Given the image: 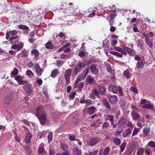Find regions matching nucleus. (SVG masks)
Segmentation results:
<instances>
[{"label":"nucleus","instance_id":"9","mask_svg":"<svg viewBox=\"0 0 155 155\" xmlns=\"http://www.w3.org/2000/svg\"><path fill=\"white\" fill-rule=\"evenodd\" d=\"M98 90L101 95L104 94L107 91V89L105 86H98Z\"/></svg>","mask_w":155,"mask_h":155},{"label":"nucleus","instance_id":"15","mask_svg":"<svg viewBox=\"0 0 155 155\" xmlns=\"http://www.w3.org/2000/svg\"><path fill=\"white\" fill-rule=\"evenodd\" d=\"M11 102V97L9 94L6 95L4 101V103L6 104H9Z\"/></svg>","mask_w":155,"mask_h":155},{"label":"nucleus","instance_id":"51","mask_svg":"<svg viewBox=\"0 0 155 155\" xmlns=\"http://www.w3.org/2000/svg\"><path fill=\"white\" fill-rule=\"evenodd\" d=\"M28 82V81L26 80H21L20 81H19L18 83L19 85H23L26 84Z\"/></svg>","mask_w":155,"mask_h":155},{"label":"nucleus","instance_id":"18","mask_svg":"<svg viewBox=\"0 0 155 155\" xmlns=\"http://www.w3.org/2000/svg\"><path fill=\"white\" fill-rule=\"evenodd\" d=\"M131 130L130 128H128L126 130H125L122 133L123 136L124 137H126L131 134Z\"/></svg>","mask_w":155,"mask_h":155},{"label":"nucleus","instance_id":"16","mask_svg":"<svg viewBox=\"0 0 155 155\" xmlns=\"http://www.w3.org/2000/svg\"><path fill=\"white\" fill-rule=\"evenodd\" d=\"M149 101L147 104H144L143 106V107L146 109H151L153 108L154 106L152 103H150Z\"/></svg>","mask_w":155,"mask_h":155},{"label":"nucleus","instance_id":"25","mask_svg":"<svg viewBox=\"0 0 155 155\" xmlns=\"http://www.w3.org/2000/svg\"><path fill=\"white\" fill-rule=\"evenodd\" d=\"M93 81V79L91 77L88 76L86 79V84L88 85L91 84Z\"/></svg>","mask_w":155,"mask_h":155},{"label":"nucleus","instance_id":"5","mask_svg":"<svg viewBox=\"0 0 155 155\" xmlns=\"http://www.w3.org/2000/svg\"><path fill=\"white\" fill-rule=\"evenodd\" d=\"M33 66L35 68V71L37 75L38 76H41L43 71H44V70H43V69L41 68L40 66L38 63L34 64H33Z\"/></svg>","mask_w":155,"mask_h":155},{"label":"nucleus","instance_id":"4","mask_svg":"<svg viewBox=\"0 0 155 155\" xmlns=\"http://www.w3.org/2000/svg\"><path fill=\"white\" fill-rule=\"evenodd\" d=\"M71 74V71L70 69H67L65 72L64 76L65 79V84L66 85H68L69 83Z\"/></svg>","mask_w":155,"mask_h":155},{"label":"nucleus","instance_id":"48","mask_svg":"<svg viewBox=\"0 0 155 155\" xmlns=\"http://www.w3.org/2000/svg\"><path fill=\"white\" fill-rule=\"evenodd\" d=\"M120 104L121 107H124L126 105V102L124 100H122L120 101Z\"/></svg>","mask_w":155,"mask_h":155},{"label":"nucleus","instance_id":"55","mask_svg":"<svg viewBox=\"0 0 155 155\" xmlns=\"http://www.w3.org/2000/svg\"><path fill=\"white\" fill-rule=\"evenodd\" d=\"M8 33H9L11 36H13L16 35L17 33V32L14 30L13 31H8Z\"/></svg>","mask_w":155,"mask_h":155},{"label":"nucleus","instance_id":"20","mask_svg":"<svg viewBox=\"0 0 155 155\" xmlns=\"http://www.w3.org/2000/svg\"><path fill=\"white\" fill-rule=\"evenodd\" d=\"M88 110V113L90 114H94L95 110H97L96 108L93 107L91 106L87 108Z\"/></svg>","mask_w":155,"mask_h":155},{"label":"nucleus","instance_id":"23","mask_svg":"<svg viewBox=\"0 0 155 155\" xmlns=\"http://www.w3.org/2000/svg\"><path fill=\"white\" fill-rule=\"evenodd\" d=\"M31 137V135L30 132H28L26 135L25 140L26 143H28L30 142V141Z\"/></svg>","mask_w":155,"mask_h":155},{"label":"nucleus","instance_id":"47","mask_svg":"<svg viewBox=\"0 0 155 155\" xmlns=\"http://www.w3.org/2000/svg\"><path fill=\"white\" fill-rule=\"evenodd\" d=\"M92 101L89 100H86V102H85L86 105H85V107H88L90 105H91L92 103L91 102Z\"/></svg>","mask_w":155,"mask_h":155},{"label":"nucleus","instance_id":"37","mask_svg":"<svg viewBox=\"0 0 155 155\" xmlns=\"http://www.w3.org/2000/svg\"><path fill=\"white\" fill-rule=\"evenodd\" d=\"M126 145V142H125V141H124L122 143V144H121V145L120 147V151L121 153L122 152L124 151Z\"/></svg>","mask_w":155,"mask_h":155},{"label":"nucleus","instance_id":"29","mask_svg":"<svg viewBox=\"0 0 155 155\" xmlns=\"http://www.w3.org/2000/svg\"><path fill=\"white\" fill-rule=\"evenodd\" d=\"M114 143L116 145H119L121 143V141L120 139L118 138H114L113 140Z\"/></svg>","mask_w":155,"mask_h":155},{"label":"nucleus","instance_id":"13","mask_svg":"<svg viewBox=\"0 0 155 155\" xmlns=\"http://www.w3.org/2000/svg\"><path fill=\"white\" fill-rule=\"evenodd\" d=\"M117 97L116 95L111 96L109 97V101L112 104H115L117 102Z\"/></svg>","mask_w":155,"mask_h":155},{"label":"nucleus","instance_id":"56","mask_svg":"<svg viewBox=\"0 0 155 155\" xmlns=\"http://www.w3.org/2000/svg\"><path fill=\"white\" fill-rule=\"evenodd\" d=\"M110 151L109 148L108 147H106L104 151V153L105 155H107Z\"/></svg>","mask_w":155,"mask_h":155},{"label":"nucleus","instance_id":"19","mask_svg":"<svg viewBox=\"0 0 155 155\" xmlns=\"http://www.w3.org/2000/svg\"><path fill=\"white\" fill-rule=\"evenodd\" d=\"M25 93L26 96L25 97L24 99L26 101H27L29 98V97L32 96L33 92L26 91Z\"/></svg>","mask_w":155,"mask_h":155},{"label":"nucleus","instance_id":"36","mask_svg":"<svg viewBox=\"0 0 155 155\" xmlns=\"http://www.w3.org/2000/svg\"><path fill=\"white\" fill-rule=\"evenodd\" d=\"M117 16V14L115 12H113L110 13L109 15V18L110 20H112L114 19V18Z\"/></svg>","mask_w":155,"mask_h":155},{"label":"nucleus","instance_id":"50","mask_svg":"<svg viewBox=\"0 0 155 155\" xmlns=\"http://www.w3.org/2000/svg\"><path fill=\"white\" fill-rule=\"evenodd\" d=\"M130 90L135 93L137 94L138 93V91L137 87H132L130 88Z\"/></svg>","mask_w":155,"mask_h":155},{"label":"nucleus","instance_id":"10","mask_svg":"<svg viewBox=\"0 0 155 155\" xmlns=\"http://www.w3.org/2000/svg\"><path fill=\"white\" fill-rule=\"evenodd\" d=\"M131 115L133 120H137L139 119L140 115L135 110H132L131 112Z\"/></svg>","mask_w":155,"mask_h":155},{"label":"nucleus","instance_id":"26","mask_svg":"<svg viewBox=\"0 0 155 155\" xmlns=\"http://www.w3.org/2000/svg\"><path fill=\"white\" fill-rule=\"evenodd\" d=\"M91 72L94 73L95 72H97V69L96 68L95 65L94 64H92L90 68Z\"/></svg>","mask_w":155,"mask_h":155},{"label":"nucleus","instance_id":"1","mask_svg":"<svg viewBox=\"0 0 155 155\" xmlns=\"http://www.w3.org/2000/svg\"><path fill=\"white\" fill-rule=\"evenodd\" d=\"M36 115L41 124L44 125L46 123L47 120L46 114L42 106H40L37 108Z\"/></svg>","mask_w":155,"mask_h":155},{"label":"nucleus","instance_id":"41","mask_svg":"<svg viewBox=\"0 0 155 155\" xmlns=\"http://www.w3.org/2000/svg\"><path fill=\"white\" fill-rule=\"evenodd\" d=\"M99 93L97 89H94L92 90V94H94L95 96L97 97H98V96H100Z\"/></svg>","mask_w":155,"mask_h":155},{"label":"nucleus","instance_id":"8","mask_svg":"<svg viewBox=\"0 0 155 155\" xmlns=\"http://www.w3.org/2000/svg\"><path fill=\"white\" fill-rule=\"evenodd\" d=\"M124 49L127 51V53L130 56H134L136 53V52L134 50L129 48L128 47L124 46Z\"/></svg>","mask_w":155,"mask_h":155},{"label":"nucleus","instance_id":"61","mask_svg":"<svg viewBox=\"0 0 155 155\" xmlns=\"http://www.w3.org/2000/svg\"><path fill=\"white\" fill-rule=\"evenodd\" d=\"M69 139L71 141H74L76 139V138L74 137L70 136V134L69 135Z\"/></svg>","mask_w":155,"mask_h":155},{"label":"nucleus","instance_id":"28","mask_svg":"<svg viewBox=\"0 0 155 155\" xmlns=\"http://www.w3.org/2000/svg\"><path fill=\"white\" fill-rule=\"evenodd\" d=\"M15 79L16 81H18V83L19 81H20L21 80H23L24 78V77L22 76H21L19 75H18L14 76Z\"/></svg>","mask_w":155,"mask_h":155},{"label":"nucleus","instance_id":"22","mask_svg":"<svg viewBox=\"0 0 155 155\" xmlns=\"http://www.w3.org/2000/svg\"><path fill=\"white\" fill-rule=\"evenodd\" d=\"M147 145L153 149L154 150H155V142L154 141L151 140L149 142Z\"/></svg>","mask_w":155,"mask_h":155},{"label":"nucleus","instance_id":"2","mask_svg":"<svg viewBox=\"0 0 155 155\" xmlns=\"http://www.w3.org/2000/svg\"><path fill=\"white\" fill-rule=\"evenodd\" d=\"M60 9L63 10L64 12H66L68 15H70L74 14V10L73 8L70 7L69 5L66 4L62 5L60 8Z\"/></svg>","mask_w":155,"mask_h":155},{"label":"nucleus","instance_id":"42","mask_svg":"<svg viewBox=\"0 0 155 155\" xmlns=\"http://www.w3.org/2000/svg\"><path fill=\"white\" fill-rule=\"evenodd\" d=\"M18 28H19L25 30H28L29 29V28L26 25H19L18 26Z\"/></svg>","mask_w":155,"mask_h":155},{"label":"nucleus","instance_id":"17","mask_svg":"<svg viewBox=\"0 0 155 155\" xmlns=\"http://www.w3.org/2000/svg\"><path fill=\"white\" fill-rule=\"evenodd\" d=\"M145 64L142 60L138 61L136 64L137 69L143 68Z\"/></svg>","mask_w":155,"mask_h":155},{"label":"nucleus","instance_id":"44","mask_svg":"<svg viewBox=\"0 0 155 155\" xmlns=\"http://www.w3.org/2000/svg\"><path fill=\"white\" fill-rule=\"evenodd\" d=\"M144 150L143 148L141 147L138 149L137 154V155H141L143 153Z\"/></svg>","mask_w":155,"mask_h":155},{"label":"nucleus","instance_id":"35","mask_svg":"<svg viewBox=\"0 0 155 155\" xmlns=\"http://www.w3.org/2000/svg\"><path fill=\"white\" fill-rule=\"evenodd\" d=\"M140 129L138 128L135 127L134 128L133 134L132 135V137H133L136 135L137 134L138 131Z\"/></svg>","mask_w":155,"mask_h":155},{"label":"nucleus","instance_id":"3","mask_svg":"<svg viewBox=\"0 0 155 155\" xmlns=\"http://www.w3.org/2000/svg\"><path fill=\"white\" fill-rule=\"evenodd\" d=\"M86 64L84 62H81L77 64L74 69L73 72L75 74H77L85 66Z\"/></svg>","mask_w":155,"mask_h":155},{"label":"nucleus","instance_id":"6","mask_svg":"<svg viewBox=\"0 0 155 155\" xmlns=\"http://www.w3.org/2000/svg\"><path fill=\"white\" fill-rule=\"evenodd\" d=\"M126 123L127 119L126 118L123 117L120 118L118 124V126L120 128L123 129Z\"/></svg>","mask_w":155,"mask_h":155},{"label":"nucleus","instance_id":"53","mask_svg":"<svg viewBox=\"0 0 155 155\" xmlns=\"http://www.w3.org/2000/svg\"><path fill=\"white\" fill-rule=\"evenodd\" d=\"M133 31L135 32H139V31L138 30V28L137 27V25L136 24H134L133 26Z\"/></svg>","mask_w":155,"mask_h":155},{"label":"nucleus","instance_id":"40","mask_svg":"<svg viewBox=\"0 0 155 155\" xmlns=\"http://www.w3.org/2000/svg\"><path fill=\"white\" fill-rule=\"evenodd\" d=\"M58 73V71L57 70L52 71L51 74V77L53 78H55L57 75Z\"/></svg>","mask_w":155,"mask_h":155},{"label":"nucleus","instance_id":"11","mask_svg":"<svg viewBox=\"0 0 155 155\" xmlns=\"http://www.w3.org/2000/svg\"><path fill=\"white\" fill-rule=\"evenodd\" d=\"M108 89L109 91H111L114 94L116 93L118 90L117 87L112 84H110L108 86Z\"/></svg>","mask_w":155,"mask_h":155},{"label":"nucleus","instance_id":"14","mask_svg":"<svg viewBox=\"0 0 155 155\" xmlns=\"http://www.w3.org/2000/svg\"><path fill=\"white\" fill-rule=\"evenodd\" d=\"M72 153L74 155H82V152L81 150L76 147L73 148Z\"/></svg>","mask_w":155,"mask_h":155},{"label":"nucleus","instance_id":"46","mask_svg":"<svg viewBox=\"0 0 155 155\" xmlns=\"http://www.w3.org/2000/svg\"><path fill=\"white\" fill-rule=\"evenodd\" d=\"M151 149L150 148H146L144 151L146 155H150Z\"/></svg>","mask_w":155,"mask_h":155},{"label":"nucleus","instance_id":"38","mask_svg":"<svg viewBox=\"0 0 155 155\" xmlns=\"http://www.w3.org/2000/svg\"><path fill=\"white\" fill-rule=\"evenodd\" d=\"M89 71V68H86L84 69L83 73V75H84L83 78H84L87 75Z\"/></svg>","mask_w":155,"mask_h":155},{"label":"nucleus","instance_id":"60","mask_svg":"<svg viewBox=\"0 0 155 155\" xmlns=\"http://www.w3.org/2000/svg\"><path fill=\"white\" fill-rule=\"evenodd\" d=\"M123 129L121 131H117L115 133V136L118 137L121 134V133L123 131Z\"/></svg>","mask_w":155,"mask_h":155},{"label":"nucleus","instance_id":"63","mask_svg":"<svg viewBox=\"0 0 155 155\" xmlns=\"http://www.w3.org/2000/svg\"><path fill=\"white\" fill-rule=\"evenodd\" d=\"M85 53L84 52L80 51L79 52L78 55L80 57H84L85 56Z\"/></svg>","mask_w":155,"mask_h":155},{"label":"nucleus","instance_id":"57","mask_svg":"<svg viewBox=\"0 0 155 155\" xmlns=\"http://www.w3.org/2000/svg\"><path fill=\"white\" fill-rule=\"evenodd\" d=\"M110 125L108 122H105L102 125V127L103 128L108 127Z\"/></svg>","mask_w":155,"mask_h":155},{"label":"nucleus","instance_id":"58","mask_svg":"<svg viewBox=\"0 0 155 155\" xmlns=\"http://www.w3.org/2000/svg\"><path fill=\"white\" fill-rule=\"evenodd\" d=\"M107 70V71L109 72H111V69L110 64H106Z\"/></svg>","mask_w":155,"mask_h":155},{"label":"nucleus","instance_id":"62","mask_svg":"<svg viewBox=\"0 0 155 155\" xmlns=\"http://www.w3.org/2000/svg\"><path fill=\"white\" fill-rule=\"evenodd\" d=\"M44 150V148L43 147H40L39 149L38 152L39 153L42 154L43 153Z\"/></svg>","mask_w":155,"mask_h":155},{"label":"nucleus","instance_id":"27","mask_svg":"<svg viewBox=\"0 0 155 155\" xmlns=\"http://www.w3.org/2000/svg\"><path fill=\"white\" fill-rule=\"evenodd\" d=\"M147 45L151 48H152L153 47V41L152 40L149 39L145 41Z\"/></svg>","mask_w":155,"mask_h":155},{"label":"nucleus","instance_id":"21","mask_svg":"<svg viewBox=\"0 0 155 155\" xmlns=\"http://www.w3.org/2000/svg\"><path fill=\"white\" fill-rule=\"evenodd\" d=\"M45 47L47 49H53L54 48V47L52 43L49 41L47 42L45 45Z\"/></svg>","mask_w":155,"mask_h":155},{"label":"nucleus","instance_id":"39","mask_svg":"<svg viewBox=\"0 0 155 155\" xmlns=\"http://www.w3.org/2000/svg\"><path fill=\"white\" fill-rule=\"evenodd\" d=\"M138 44L137 45V46H140V47L141 48H142L143 46V40L140 39H137Z\"/></svg>","mask_w":155,"mask_h":155},{"label":"nucleus","instance_id":"24","mask_svg":"<svg viewBox=\"0 0 155 155\" xmlns=\"http://www.w3.org/2000/svg\"><path fill=\"white\" fill-rule=\"evenodd\" d=\"M18 70L16 68H14L13 70L11 73V76L13 78L15 76H16L18 73Z\"/></svg>","mask_w":155,"mask_h":155},{"label":"nucleus","instance_id":"43","mask_svg":"<svg viewBox=\"0 0 155 155\" xmlns=\"http://www.w3.org/2000/svg\"><path fill=\"white\" fill-rule=\"evenodd\" d=\"M53 138L52 133H51L49 134L48 136V143H50L52 140Z\"/></svg>","mask_w":155,"mask_h":155},{"label":"nucleus","instance_id":"33","mask_svg":"<svg viewBox=\"0 0 155 155\" xmlns=\"http://www.w3.org/2000/svg\"><path fill=\"white\" fill-rule=\"evenodd\" d=\"M26 73L27 75L31 77H33L35 76L33 73L30 70H28L27 71Z\"/></svg>","mask_w":155,"mask_h":155},{"label":"nucleus","instance_id":"32","mask_svg":"<svg viewBox=\"0 0 155 155\" xmlns=\"http://www.w3.org/2000/svg\"><path fill=\"white\" fill-rule=\"evenodd\" d=\"M31 53L32 54H35L36 58H37L39 56V53L37 49L32 50L31 51Z\"/></svg>","mask_w":155,"mask_h":155},{"label":"nucleus","instance_id":"30","mask_svg":"<svg viewBox=\"0 0 155 155\" xmlns=\"http://www.w3.org/2000/svg\"><path fill=\"white\" fill-rule=\"evenodd\" d=\"M110 53L112 54L119 57H122L123 56V54H122L115 51H111L110 52Z\"/></svg>","mask_w":155,"mask_h":155},{"label":"nucleus","instance_id":"34","mask_svg":"<svg viewBox=\"0 0 155 155\" xmlns=\"http://www.w3.org/2000/svg\"><path fill=\"white\" fill-rule=\"evenodd\" d=\"M17 45H18V46H17V51H20L23 47V44L21 42H20V43L18 44H17Z\"/></svg>","mask_w":155,"mask_h":155},{"label":"nucleus","instance_id":"12","mask_svg":"<svg viewBox=\"0 0 155 155\" xmlns=\"http://www.w3.org/2000/svg\"><path fill=\"white\" fill-rule=\"evenodd\" d=\"M102 101V104L105 107L109 110H111L110 104L105 98L103 99Z\"/></svg>","mask_w":155,"mask_h":155},{"label":"nucleus","instance_id":"52","mask_svg":"<svg viewBox=\"0 0 155 155\" xmlns=\"http://www.w3.org/2000/svg\"><path fill=\"white\" fill-rule=\"evenodd\" d=\"M107 117L109 120L111 122H113L114 117L109 115H107Z\"/></svg>","mask_w":155,"mask_h":155},{"label":"nucleus","instance_id":"59","mask_svg":"<svg viewBox=\"0 0 155 155\" xmlns=\"http://www.w3.org/2000/svg\"><path fill=\"white\" fill-rule=\"evenodd\" d=\"M118 92L120 96H122L123 95V93L122 91V88L119 86L118 87Z\"/></svg>","mask_w":155,"mask_h":155},{"label":"nucleus","instance_id":"45","mask_svg":"<svg viewBox=\"0 0 155 155\" xmlns=\"http://www.w3.org/2000/svg\"><path fill=\"white\" fill-rule=\"evenodd\" d=\"M21 55L22 57L25 58H26L28 56V52L25 50H23L22 52Z\"/></svg>","mask_w":155,"mask_h":155},{"label":"nucleus","instance_id":"7","mask_svg":"<svg viewBox=\"0 0 155 155\" xmlns=\"http://www.w3.org/2000/svg\"><path fill=\"white\" fill-rule=\"evenodd\" d=\"M100 140L101 139L99 137H95L91 139L89 143L91 146H93L97 144Z\"/></svg>","mask_w":155,"mask_h":155},{"label":"nucleus","instance_id":"49","mask_svg":"<svg viewBox=\"0 0 155 155\" xmlns=\"http://www.w3.org/2000/svg\"><path fill=\"white\" fill-rule=\"evenodd\" d=\"M76 94L75 92H74L73 93H71L69 95V97L71 100H72L74 98V96Z\"/></svg>","mask_w":155,"mask_h":155},{"label":"nucleus","instance_id":"54","mask_svg":"<svg viewBox=\"0 0 155 155\" xmlns=\"http://www.w3.org/2000/svg\"><path fill=\"white\" fill-rule=\"evenodd\" d=\"M84 83L82 82L80 83L78 86V89L79 90L81 91V90L82 89L84 86Z\"/></svg>","mask_w":155,"mask_h":155},{"label":"nucleus","instance_id":"31","mask_svg":"<svg viewBox=\"0 0 155 155\" xmlns=\"http://www.w3.org/2000/svg\"><path fill=\"white\" fill-rule=\"evenodd\" d=\"M150 129L149 128H144L143 130V134L146 136H147L150 131Z\"/></svg>","mask_w":155,"mask_h":155},{"label":"nucleus","instance_id":"64","mask_svg":"<svg viewBox=\"0 0 155 155\" xmlns=\"http://www.w3.org/2000/svg\"><path fill=\"white\" fill-rule=\"evenodd\" d=\"M84 75L83 74H80L79 75L78 77H77V78L79 80V81H81L82 80V78H83Z\"/></svg>","mask_w":155,"mask_h":155}]
</instances>
